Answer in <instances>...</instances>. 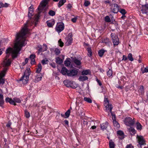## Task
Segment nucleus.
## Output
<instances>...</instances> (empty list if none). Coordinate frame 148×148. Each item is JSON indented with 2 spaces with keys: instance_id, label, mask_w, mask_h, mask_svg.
<instances>
[{
  "instance_id": "f257e3e1",
  "label": "nucleus",
  "mask_w": 148,
  "mask_h": 148,
  "mask_svg": "<svg viewBox=\"0 0 148 148\" xmlns=\"http://www.w3.org/2000/svg\"><path fill=\"white\" fill-rule=\"evenodd\" d=\"M28 32V29L26 23L25 24L24 26L22 29L21 32L17 34L16 36V42L15 43L14 48L9 47L6 50V56L5 58L9 59V57L11 53L13 58L17 57L22 47L25 46L27 44L25 42V36Z\"/></svg>"
},
{
  "instance_id": "f03ea898",
  "label": "nucleus",
  "mask_w": 148,
  "mask_h": 148,
  "mask_svg": "<svg viewBox=\"0 0 148 148\" xmlns=\"http://www.w3.org/2000/svg\"><path fill=\"white\" fill-rule=\"evenodd\" d=\"M11 61L10 59L4 58L2 64L4 67L3 70L0 73V84H4L5 80L3 78L5 75L6 72L8 69V67L11 64Z\"/></svg>"
},
{
  "instance_id": "7ed1b4c3",
  "label": "nucleus",
  "mask_w": 148,
  "mask_h": 148,
  "mask_svg": "<svg viewBox=\"0 0 148 148\" xmlns=\"http://www.w3.org/2000/svg\"><path fill=\"white\" fill-rule=\"evenodd\" d=\"M31 73L30 69L28 68L25 71L23 75L19 81H22L23 84H26L28 81L29 77Z\"/></svg>"
},
{
  "instance_id": "20e7f679",
  "label": "nucleus",
  "mask_w": 148,
  "mask_h": 148,
  "mask_svg": "<svg viewBox=\"0 0 148 148\" xmlns=\"http://www.w3.org/2000/svg\"><path fill=\"white\" fill-rule=\"evenodd\" d=\"M104 102H105L104 106L106 108V111L108 112H112V110L113 107L112 105H110L108 99L105 98Z\"/></svg>"
},
{
  "instance_id": "39448f33",
  "label": "nucleus",
  "mask_w": 148,
  "mask_h": 148,
  "mask_svg": "<svg viewBox=\"0 0 148 148\" xmlns=\"http://www.w3.org/2000/svg\"><path fill=\"white\" fill-rule=\"evenodd\" d=\"M111 36L114 45H117L119 43V39L118 36L114 33H112L111 34Z\"/></svg>"
},
{
  "instance_id": "423d86ee",
  "label": "nucleus",
  "mask_w": 148,
  "mask_h": 148,
  "mask_svg": "<svg viewBox=\"0 0 148 148\" xmlns=\"http://www.w3.org/2000/svg\"><path fill=\"white\" fill-rule=\"evenodd\" d=\"M125 124L127 126H133L135 121L130 117L126 118L124 121Z\"/></svg>"
},
{
  "instance_id": "0eeeda50",
  "label": "nucleus",
  "mask_w": 148,
  "mask_h": 148,
  "mask_svg": "<svg viewBox=\"0 0 148 148\" xmlns=\"http://www.w3.org/2000/svg\"><path fill=\"white\" fill-rule=\"evenodd\" d=\"M64 24L63 23H58L56 27V31L60 33L64 29Z\"/></svg>"
},
{
  "instance_id": "6e6552de",
  "label": "nucleus",
  "mask_w": 148,
  "mask_h": 148,
  "mask_svg": "<svg viewBox=\"0 0 148 148\" xmlns=\"http://www.w3.org/2000/svg\"><path fill=\"white\" fill-rule=\"evenodd\" d=\"M141 11L143 14H147L148 12V3L142 5L141 7Z\"/></svg>"
},
{
  "instance_id": "1a4fd4ad",
  "label": "nucleus",
  "mask_w": 148,
  "mask_h": 148,
  "mask_svg": "<svg viewBox=\"0 0 148 148\" xmlns=\"http://www.w3.org/2000/svg\"><path fill=\"white\" fill-rule=\"evenodd\" d=\"M68 75L69 76L73 77L77 75L78 71L77 69H73L69 70L68 71Z\"/></svg>"
},
{
  "instance_id": "9d476101",
  "label": "nucleus",
  "mask_w": 148,
  "mask_h": 148,
  "mask_svg": "<svg viewBox=\"0 0 148 148\" xmlns=\"http://www.w3.org/2000/svg\"><path fill=\"white\" fill-rule=\"evenodd\" d=\"M137 138L138 139L139 144L140 145V147L142 145H146L145 141L143 136L137 135Z\"/></svg>"
},
{
  "instance_id": "9b49d317",
  "label": "nucleus",
  "mask_w": 148,
  "mask_h": 148,
  "mask_svg": "<svg viewBox=\"0 0 148 148\" xmlns=\"http://www.w3.org/2000/svg\"><path fill=\"white\" fill-rule=\"evenodd\" d=\"M64 84L67 87H71L73 88H75L77 87V86H73V81L69 80H64L63 82Z\"/></svg>"
},
{
  "instance_id": "f8f14e48",
  "label": "nucleus",
  "mask_w": 148,
  "mask_h": 148,
  "mask_svg": "<svg viewBox=\"0 0 148 148\" xmlns=\"http://www.w3.org/2000/svg\"><path fill=\"white\" fill-rule=\"evenodd\" d=\"M119 8L118 4H114L111 7V11L114 13H116L119 11Z\"/></svg>"
},
{
  "instance_id": "ddd939ff",
  "label": "nucleus",
  "mask_w": 148,
  "mask_h": 148,
  "mask_svg": "<svg viewBox=\"0 0 148 148\" xmlns=\"http://www.w3.org/2000/svg\"><path fill=\"white\" fill-rule=\"evenodd\" d=\"M48 0H44L41 2L38 8V9L39 11H40L42 10L44 8L46 5L48 3Z\"/></svg>"
},
{
  "instance_id": "4468645a",
  "label": "nucleus",
  "mask_w": 148,
  "mask_h": 148,
  "mask_svg": "<svg viewBox=\"0 0 148 148\" xmlns=\"http://www.w3.org/2000/svg\"><path fill=\"white\" fill-rule=\"evenodd\" d=\"M42 77V75L41 74L38 73L35 77L34 82L37 83L41 80Z\"/></svg>"
},
{
  "instance_id": "2eb2a0df",
  "label": "nucleus",
  "mask_w": 148,
  "mask_h": 148,
  "mask_svg": "<svg viewBox=\"0 0 148 148\" xmlns=\"http://www.w3.org/2000/svg\"><path fill=\"white\" fill-rule=\"evenodd\" d=\"M128 130L131 135H134L136 133L135 129L132 127L130 126V128H127Z\"/></svg>"
},
{
  "instance_id": "dca6fc26",
  "label": "nucleus",
  "mask_w": 148,
  "mask_h": 148,
  "mask_svg": "<svg viewBox=\"0 0 148 148\" xmlns=\"http://www.w3.org/2000/svg\"><path fill=\"white\" fill-rule=\"evenodd\" d=\"M73 39L71 35H68L66 38V44L67 45H70Z\"/></svg>"
},
{
  "instance_id": "f3484780",
  "label": "nucleus",
  "mask_w": 148,
  "mask_h": 148,
  "mask_svg": "<svg viewBox=\"0 0 148 148\" xmlns=\"http://www.w3.org/2000/svg\"><path fill=\"white\" fill-rule=\"evenodd\" d=\"M5 101L7 102H9L10 104L13 105L14 106L16 105V103H14V99H11L8 97L6 98L5 99Z\"/></svg>"
},
{
  "instance_id": "a211bd4d",
  "label": "nucleus",
  "mask_w": 148,
  "mask_h": 148,
  "mask_svg": "<svg viewBox=\"0 0 148 148\" xmlns=\"http://www.w3.org/2000/svg\"><path fill=\"white\" fill-rule=\"evenodd\" d=\"M46 23L48 27H52L55 24V21L54 20H52L50 21H47Z\"/></svg>"
},
{
  "instance_id": "6ab92c4d",
  "label": "nucleus",
  "mask_w": 148,
  "mask_h": 148,
  "mask_svg": "<svg viewBox=\"0 0 148 148\" xmlns=\"http://www.w3.org/2000/svg\"><path fill=\"white\" fill-rule=\"evenodd\" d=\"M69 70L65 67L62 68L61 73L64 75H68V71Z\"/></svg>"
},
{
  "instance_id": "aec40b11",
  "label": "nucleus",
  "mask_w": 148,
  "mask_h": 148,
  "mask_svg": "<svg viewBox=\"0 0 148 148\" xmlns=\"http://www.w3.org/2000/svg\"><path fill=\"white\" fill-rule=\"evenodd\" d=\"M31 7L29 8V11L28 13V16L29 19L32 18V15L33 14V10L31 8Z\"/></svg>"
},
{
  "instance_id": "412c9836",
  "label": "nucleus",
  "mask_w": 148,
  "mask_h": 148,
  "mask_svg": "<svg viewBox=\"0 0 148 148\" xmlns=\"http://www.w3.org/2000/svg\"><path fill=\"white\" fill-rule=\"evenodd\" d=\"M88 79L87 77L85 76H81L79 77L78 79L79 81H84Z\"/></svg>"
},
{
  "instance_id": "4be33fe9",
  "label": "nucleus",
  "mask_w": 148,
  "mask_h": 148,
  "mask_svg": "<svg viewBox=\"0 0 148 148\" xmlns=\"http://www.w3.org/2000/svg\"><path fill=\"white\" fill-rule=\"evenodd\" d=\"M87 51H88V55L89 57H90L92 56V51L90 47L88 46V47L86 48Z\"/></svg>"
},
{
  "instance_id": "5701e85b",
  "label": "nucleus",
  "mask_w": 148,
  "mask_h": 148,
  "mask_svg": "<svg viewBox=\"0 0 148 148\" xmlns=\"http://www.w3.org/2000/svg\"><path fill=\"white\" fill-rule=\"evenodd\" d=\"M105 51L106 50L103 49L99 50L98 52L99 56L100 57H102Z\"/></svg>"
},
{
  "instance_id": "b1692460",
  "label": "nucleus",
  "mask_w": 148,
  "mask_h": 148,
  "mask_svg": "<svg viewBox=\"0 0 148 148\" xmlns=\"http://www.w3.org/2000/svg\"><path fill=\"white\" fill-rule=\"evenodd\" d=\"M108 124V123L106 122L101 124V128L103 130L106 129L107 127Z\"/></svg>"
},
{
  "instance_id": "393cba45",
  "label": "nucleus",
  "mask_w": 148,
  "mask_h": 148,
  "mask_svg": "<svg viewBox=\"0 0 148 148\" xmlns=\"http://www.w3.org/2000/svg\"><path fill=\"white\" fill-rule=\"evenodd\" d=\"M66 1V0H60L58 4L59 8L61 7Z\"/></svg>"
},
{
  "instance_id": "a878e982",
  "label": "nucleus",
  "mask_w": 148,
  "mask_h": 148,
  "mask_svg": "<svg viewBox=\"0 0 148 148\" xmlns=\"http://www.w3.org/2000/svg\"><path fill=\"white\" fill-rule=\"evenodd\" d=\"M38 54H39L40 53L42 52H43L46 51V49H43L42 46L41 45H39L38 46Z\"/></svg>"
},
{
  "instance_id": "bb28decb",
  "label": "nucleus",
  "mask_w": 148,
  "mask_h": 148,
  "mask_svg": "<svg viewBox=\"0 0 148 148\" xmlns=\"http://www.w3.org/2000/svg\"><path fill=\"white\" fill-rule=\"evenodd\" d=\"M113 123L114 127L116 128H119L120 127V125L115 120H113Z\"/></svg>"
},
{
  "instance_id": "cd10ccee",
  "label": "nucleus",
  "mask_w": 148,
  "mask_h": 148,
  "mask_svg": "<svg viewBox=\"0 0 148 148\" xmlns=\"http://www.w3.org/2000/svg\"><path fill=\"white\" fill-rule=\"evenodd\" d=\"M56 63L59 64H60L62 63L63 61L59 57H58L56 58Z\"/></svg>"
},
{
  "instance_id": "c85d7f7f",
  "label": "nucleus",
  "mask_w": 148,
  "mask_h": 148,
  "mask_svg": "<svg viewBox=\"0 0 148 148\" xmlns=\"http://www.w3.org/2000/svg\"><path fill=\"white\" fill-rule=\"evenodd\" d=\"M73 61L75 64L79 66L81 64V62L80 61L77 59H74Z\"/></svg>"
},
{
  "instance_id": "c756f323",
  "label": "nucleus",
  "mask_w": 148,
  "mask_h": 148,
  "mask_svg": "<svg viewBox=\"0 0 148 148\" xmlns=\"http://www.w3.org/2000/svg\"><path fill=\"white\" fill-rule=\"evenodd\" d=\"M90 72V71L89 70H86L82 71V75H87L89 74Z\"/></svg>"
},
{
  "instance_id": "7c9ffc66",
  "label": "nucleus",
  "mask_w": 148,
  "mask_h": 148,
  "mask_svg": "<svg viewBox=\"0 0 148 148\" xmlns=\"http://www.w3.org/2000/svg\"><path fill=\"white\" fill-rule=\"evenodd\" d=\"M42 69V66L40 64H38V67L37 68L36 70V72L38 73H40V72Z\"/></svg>"
},
{
  "instance_id": "2f4dec72",
  "label": "nucleus",
  "mask_w": 148,
  "mask_h": 148,
  "mask_svg": "<svg viewBox=\"0 0 148 148\" xmlns=\"http://www.w3.org/2000/svg\"><path fill=\"white\" fill-rule=\"evenodd\" d=\"M40 13L39 12H38V14H36L35 17V18H34V21H35V23H36V22H37L38 21V20L39 19V17H40Z\"/></svg>"
},
{
  "instance_id": "473e14b6",
  "label": "nucleus",
  "mask_w": 148,
  "mask_h": 148,
  "mask_svg": "<svg viewBox=\"0 0 148 148\" xmlns=\"http://www.w3.org/2000/svg\"><path fill=\"white\" fill-rule=\"evenodd\" d=\"M84 101L89 103H91L92 102V100L89 97H84Z\"/></svg>"
},
{
  "instance_id": "72a5a7b5",
  "label": "nucleus",
  "mask_w": 148,
  "mask_h": 148,
  "mask_svg": "<svg viewBox=\"0 0 148 148\" xmlns=\"http://www.w3.org/2000/svg\"><path fill=\"white\" fill-rule=\"evenodd\" d=\"M71 110L70 109H69L65 113V115L66 117L65 118H68L70 115Z\"/></svg>"
},
{
  "instance_id": "f704fd0d",
  "label": "nucleus",
  "mask_w": 148,
  "mask_h": 148,
  "mask_svg": "<svg viewBox=\"0 0 148 148\" xmlns=\"http://www.w3.org/2000/svg\"><path fill=\"white\" fill-rule=\"evenodd\" d=\"M50 16H53L56 14L55 12L52 10H50L48 12Z\"/></svg>"
},
{
  "instance_id": "c9c22d12",
  "label": "nucleus",
  "mask_w": 148,
  "mask_h": 148,
  "mask_svg": "<svg viewBox=\"0 0 148 148\" xmlns=\"http://www.w3.org/2000/svg\"><path fill=\"white\" fill-rule=\"evenodd\" d=\"M128 58L130 61H132L134 60V59L132 57V54L129 53L128 56Z\"/></svg>"
},
{
  "instance_id": "e433bc0d",
  "label": "nucleus",
  "mask_w": 148,
  "mask_h": 148,
  "mask_svg": "<svg viewBox=\"0 0 148 148\" xmlns=\"http://www.w3.org/2000/svg\"><path fill=\"white\" fill-rule=\"evenodd\" d=\"M121 13L122 15H125L127 13L126 11L124 9H119V11Z\"/></svg>"
},
{
  "instance_id": "4c0bfd02",
  "label": "nucleus",
  "mask_w": 148,
  "mask_h": 148,
  "mask_svg": "<svg viewBox=\"0 0 148 148\" xmlns=\"http://www.w3.org/2000/svg\"><path fill=\"white\" fill-rule=\"evenodd\" d=\"M70 61L68 60H66L64 61V64L65 66H69L70 65Z\"/></svg>"
},
{
  "instance_id": "58836bf2",
  "label": "nucleus",
  "mask_w": 148,
  "mask_h": 148,
  "mask_svg": "<svg viewBox=\"0 0 148 148\" xmlns=\"http://www.w3.org/2000/svg\"><path fill=\"white\" fill-rule=\"evenodd\" d=\"M112 72L111 69H109L107 72V75L109 77H110L112 75Z\"/></svg>"
},
{
  "instance_id": "ea45409f",
  "label": "nucleus",
  "mask_w": 148,
  "mask_h": 148,
  "mask_svg": "<svg viewBox=\"0 0 148 148\" xmlns=\"http://www.w3.org/2000/svg\"><path fill=\"white\" fill-rule=\"evenodd\" d=\"M14 103H20L21 102V100L19 98L16 97H14Z\"/></svg>"
},
{
  "instance_id": "a19ab883",
  "label": "nucleus",
  "mask_w": 148,
  "mask_h": 148,
  "mask_svg": "<svg viewBox=\"0 0 148 148\" xmlns=\"http://www.w3.org/2000/svg\"><path fill=\"white\" fill-rule=\"evenodd\" d=\"M136 129L138 130H140L142 129V126L139 123H136Z\"/></svg>"
},
{
  "instance_id": "79ce46f5",
  "label": "nucleus",
  "mask_w": 148,
  "mask_h": 148,
  "mask_svg": "<svg viewBox=\"0 0 148 148\" xmlns=\"http://www.w3.org/2000/svg\"><path fill=\"white\" fill-rule=\"evenodd\" d=\"M117 134L119 135L123 136V137L122 138H123V136L124 135V134L122 131L121 130L118 131L117 132Z\"/></svg>"
},
{
  "instance_id": "37998d69",
  "label": "nucleus",
  "mask_w": 148,
  "mask_h": 148,
  "mask_svg": "<svg viewBox=\"0 0 148 148\" xmlns=\"http://www.w3.org/2000/svg\"><path fill=\"white\" fill-rule=\"evenodd\" d=\"M54 52L55 54L57 55H59L60 53V50L57 48H56L55 49Z\"/></svg>"
},
{
  "instance_id": "c03bdc74",
  "label": "nucleus",
  "mask_w": 148,
  "mask_h": 148,
  "mask_svg": "<svg viewBox=\"0 0 148 148\" xmlns=\"http://www.w3.org/2000/svg\"><path fill=\"white\" fill-rule=\"evenodd\" d=\"M109 146L110 148H114V143L113 141H110L109 142Z\"/></svg>"
},
{
  "instance_id": "a18cd8bd",
  "label": "nucleus",
  "mask_w": 148,
  "mask_h": 148,
  "mask_svg": "<svg viewBox=\"0 0 148 148\" xmlns=\"http://www.w3.org/2000/svg\"><path fill=\"white\" fill-rule=\"evenodd\" d=\"M25 115L27 118H28L30 116L29 113L27 110L25 111Z\"/></svg>"
},
{
  "instance_id": "49530a36",
  "label": "nucleus",
  "mask_w": 148,
  "mask_h": 148,
  "mask_svg": "<svg viewBox=\"0 0 148 148\" xmlns=\"http://www.w3.org/2000/svg\"><path fill=\"white\" fill-rule=\"evenodd\" d=\"M141 70L142 71V73L143 74L145 73H147L148 72V67L147 66L145 68L144 70L142 69H141Z\"/></svg>"
},
{
  "instance_id": "de8ad7c7",
  "label": "nucleus",
  "mask_w": 148,
  "mask_h": 148,
  "mask_svg": "<svg viewBox=\"0 0 148 148\" xmlns=\"http://www.w3.org/2000/svg\"><path fill=\"white\" fill-rule=\"evenodd\" d=\"M105 21L107 22H110L111 21L110 19L108 16H106L105 18Z\"/></svg>"
},
{
  "instance_id": "09e8293b",
  "label": "nucleus",
  "mask_w": 148,
  "mask_h": 148,
  "mask_svg": "<svg viewBox=\"0 0 148 148\" xmlns=\"http://www.w3.org/2000/svg\"><path fill=\"white\" fill-rule=\"evenodd\" d=\"M84 1V5L85 6L87 7L90 5V2L89 1H87L86 0H85Z\"/></svg>"
},
{
  "instance_id": "8fccbe9b",
  "label": "nucleus",
  "mask_w": 148,
  "mask_h": 148,
  "mask_svg": "<svg viewBox=\"0 0 148 148\" xmlns=\"http://www.w3.org/2000/svg\"><path fill=\"white\" fill-rule=\"evenodd\" d=\"M58 43L60 47H62L64 45V43L61 41V39H60L58 40Z\"/></svg>"
},
{
  "instance_id": "3c124183",
  "label": "nucleus",
  "mask_w": 148,
  "mask_h": 148,
  "mask_svg": "<svg viewBox=\"0 0 148 148\" xmlns=\"http://www.w3.org/2000/svg\"><path fill=\"white\" fill-rule=\"evenodd\" d=\"M4 103L3 99L0 100V106L3 108V105Z\"/></svg>"
},
{
  "instance_id": "603ef678",
  "label": "nucleus",
  "mask_w": 148,
  "mask_h": 148,
  "mask_svg": "<svg viewBox=\"0 0 148 148\" xmlns=\"http://www.w3.org/2000/svg\"><path fill=\"white\" fill-rule=\"evenodd\" d=\"M3 96L2 95V91L1 90H0V100L3 99Z\"/></svg>"
},
{
  "instance_id": "864d4df0",
  "label": "nucleus",
  "mask_w": 148,
  "mask_h": 148,
  "mask_svg": "<svg viewBox=\"0 0 148 148\" xmlns=\"http://www.w3.org/2000/svg\"><path fill=\"white\" fill-rule=\"evenodd\" d=\"M111 114V115L112 116V120H115L116 116L115 114H114L113 113H112V112H110Z\"/></svg>"
},
{
  "instance_id": "5fc2aeb1",
  "label": "nucleus",
  "mask_w": 148,
  "mask_h": 148,
  "mask_svg": "<svg viewBox=\"0 0 148 148\" xmlns=\"http://www.w3.org/2000/svg\"><path fill=\"white\" fill-rule=\"evenodd\" d=\"M127 60V58L125 55H123L122 60L126 61Z\"/></svg>"
},
{
  "instance_id": "6e6d98bb",
  "label": "nucleus",
  "mask_w": 148,
  "mask_h": 148,
  "mask_svg": "<svg viewBox=\"0 0 148 148\" xmlns=\"http://www.w3.org/2000/svg\"><path fill=\"white\" fill-rule=\"evenodd\" d=\"M35 57L36 56L35 55L32 54L29 57V58L31 60L32 59H35L34 58H35Z\"/></svg>"
},
{
  "instance_id": "4d7b16f0",
  "label": "nucleus",
  "mask_w": 148,
  "mask_h": 148,
  "mask_svg": "<svg viewBox=\"0 0 148 148\" xmlns=\"http://www.w3.org/2000/svg\"><path fill=\"white\" fill-rule=\"evenodd\" d=\"M126 148H134L133 146L131 144L127 145L126 147Z\"/></svg>"
},
{
  "instance_id": "13d9d810",
  "label": "nucleus",
  "mask_w": 148,
  "mask_h": 148,
  "mask_svg": "<svg viewBox=\"0 0 148 148\" xmlns=\"http://www.w3.org/2000/svg\"><path fill=\"white\" fill-rule=\"evenodd\" d=\"M96 81L99 86H101L102 85V83L98 79H97Z\"/></svg>"
},
{
  "instance_id": "bf43d9fd",
  "label": "nucleus",
  "mask_w": 148,
  "mask_h": 148,
  "mask_svg": "<svg viewBox=\"0 0 148 148\" xmlns=\"http://www.w3.org/2000/svg\"><path fill=\"white\" fill-rule=\"evenodd\" d=\"M64 122L65 124L67 126H69V121L67 120H64Z\"/></svg>"
},
{
  "instance_id": "052dcab7",
  "label": "nucleus",
  "mask_w": 148,
  "mask_h": 148,
  "mask_svg": "<svg viewBox=\"0 0 148 148\" xmlns=\"http://www.w3.org/2000/svg\"><path fill=\"white\" fill-rule=\"evenodd\" d=\"M77 18L76 17H75V18H72L71 19V21L74 22V23H75L76 22V20H77Z\"/></svg>"
},
{
  "instance_id": "680f3d73",
  "label": "nucleus",
  "mask_w": 148,
  "mask_h": 148,
  "mask_svg": "<svg viewBox=\"0 0 148 148\" xmlns=\"http://www.w3.org/2000/svg\"><path fill=\"white\" fill-rule=\"evenodd\" d=\"M31 60V63L32 64H34L35 63V59H32Z\"/></svg>"
},
{
  "instance_id": "e2e57ef3",
  "label": "nucleus",
  "mask_w": 148,
  "mask_h": 148,
  "mask_svg": "<svg viewBox=\"0 0 148 148\" xmlns=\"http://www.w3.org/2000/svg\"><path fill=\"white\" fill-rule=\"evenodd\" d=\"M42 48H43V49H46V50H47V46L45 44H43V47Z\"/></svg>"
},
{
  "instance_id": "0e129e2a",
  "label": "nucleus",
  "mask_w": 148,
  "mask_h": 148,
  "mask_svg": "<svg viewBox=\"0 0 148 148\" xmlns=\"http://www.w3.org/2000/svg\"><path fill=\"white\" fill-rule=\"evenodd\" d=\"M47 61V60H43L42 61V63L43 64H46V62Z\"/></svg>"
},
{
  "instance_id": "69168bd1",
  "label": "nucleus",
  "mask_w": 148,
  "mask_h": 148,
  "mask_svg": "<svg viewBox=\"0 0 148 148\" xmlns=\"http://www.w3.org/2000/svg\"><path fill=\"white\" fill-rule=\"evenodd\" d=\"M51 65L53 68H55L56 67V65L54 63H53L51 64Z\"/></svg>"
},
{
  "instance_id": "338daca9",
  "label": "nucleus",
  "mask_w": 148,
  "mask_h": 148,
  "mask_svg": "<svg viewBox=\"0 0 148 148\" xmlns=\"http://www.w3.org/2000/svg\"><path fill=\"white\" fill-rule=\"evenodd\" d=\"M9 4L7 3H5L4 4H3V7H7L9 6Z\"/></svg>"
},
{
  "instance_id": "774afa93",
  "label": "nucleus",
  "mask_w": 148,
  "mask_h": 148,
  "mask_svg": "<svg viewBox=\"0 0 148 148\" xmlns=\"http://www.w3.org/2000/svg\"><path fill=\"white\" fill-rule=\"evenodd\" d=\"M3 4L1 1H0V8H3L4 7Z\"/></svg>"
}]
</instances>
